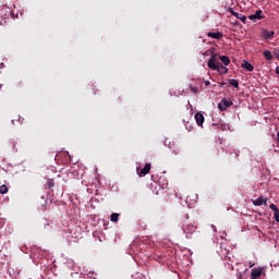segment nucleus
Listing matches in <instances>:
<instances>
[{
    "label": "nucleus",
    "mask_w": 279,
    "mask_h": 279,
    "mask_svg": "<svg viewBox=\"0 0 279 279\" xmlns=\"http://www.w3.org/2000/svg\"><path fill=\"white\" fill-rule=\"evenodd\" d=\"M217 53L213 54L208 62H207V66L208 69H210L211 71H218L220 75H227L228 73V68L223 66V64H221V62H219V60H217Z\"/></svg>",
    "instance_id": "1"
},
{
    "label": "nucleus",
    "mask_w": 279,
    "mask_h": 279,
    "mask_svg": "<svg viewBox=\"0 0 279 279\" xmlns=\"http://www.w3.org/2000/svg\"><path fill=\"white\" fill-rule=\"evenodd\" d=\"M197 226H195V222L189 218V215H186L185 220L183 221V232L185 234H193L196 232Z\"/></svg>",
    "instance_id": "2"
},
{
    "label": "nucleus",
    "mask_w": 279,
    "mask_h": 279,
    "mask_svg": "<svg viewBox=\"0 0 279 279\" xmlns=\"http://www.w3.org/2000/svg\"><path fill=\"white\" fill-rule=\"evenodd\" d=\"M232 100L223 98L219 104L218 108L221 110V112L226 111L227 108L232 107Z\"/></svg>",
    "instance_id": "3"
},
{
    "label": "nucleus",
    "mask_w": 279,
    "mask_h": 279,
    "mask_svg": "<svg viewBox=\"0 0 279 279\" xmlns=\"http://www.w3.org/2000/svg\"><path fill=\"white\" fill-rule=\"evenodd\" d=\"M248 19L250 21H260L265 19V16L263 15V10H257L255 14L250 15Z\"/></svg>",
    "instance_id": "4"
},
{
    "label": "nucleus",
    "mask_w": 279,
    "mask_h": 279,
    "mask_svg": "<svg viewBox=\"0 0 279 279\" xmlns=\"http://www.w3.org/2000/svg\"><path fill=\"white\" fill-rule=\"evenodd\" d=\"M267 197L259 196L257 199L253 201V206H267Z\"/></svg>",
    "instance_id": "5"
},
{
    "label": "nucleus",
    "mask_w": 279,
    "mask_h": 279,
    "mask_svg": "<svg viewBox=\"0 0 279 279\" xmlns=\"http://www.w3.org/2000/svg\"><path fill=\"white\" fill-rule=\"evenodd\" d=\"M274 36H276V32H274V31L264 29L262 32V38H265V40H271V38H274Z\"/></svg>",
    "instance_id": "6"
},
{
    "label": "nucleus",
    "mask_w": 279,
    "mask_h": 279,
    "mask_svg": "<svg viewBox=\"0 0 279 279\" xmlns=\"http://www.w3.org/2000/svg\"><path fill=\"white\" fill-rule=\"evenodd\" d=\"M251 279H257L263 276V268H253L251 271Z\"/></svg>",
    "instance_id": "7"
},
{
    "label": "nucleus",
    "mask_w": 279,
    "mask_h": 279,
    "mask_svg": "<svg viewBox=\"0 0 279 279\" xmlns=\"http://www.w3.org/2000/svg\"><path fill=\"white\" fill-rule=\"evenodd\" d=\"M151 171V163H146L145 167L138 172L140 178L147 175Z\"/></svg>",
    "instance_id": "8"
},
{
    "label": "nucleus",
    "mask_w": 279,
    "mask_h": 279,
    "mask_svg": "<svg viewBox=\"0 0 279 279\" xmlns=\"http://www.w3.org/2000/svg\"><path fill=\"white\" fill-rule=\"evenodd\" d=\"M207 36H208V38H214L215 40H221V37L223 36V33H221V32H216V33L208 32Z\"/></svg>",
    "instance_id": "9"
},
{
    "label": "nucleus",
    "mask_w": 279,
    "mask_h": 279,
    "mask_svg": "<svg viewBox=\"0 0 279 279\" xmlns=\"http://www.w3.org/2000/svg\"><path fill=\"white\" fill-rule=\"evenodd\" d=\"M231 14L235 16L239 21H242V23H245L247 21V17L243 15V13L235 12L234 10H231Z\"/></svg>",
    "instance_id": "10"
},
{
    "label": "nucleus",
    "mask_w": 279,
    "mask_h": 279,
    "mask_svg": "<svg viewBox=\"0 0 279 279\" xmlns=\"http://www.w3.org/2000/svg\"><path fill=\"white\" fill-rule=\"evenodd\" d=\"M197 125H204V114L197 112L194 117Z\"/></svg>",
    "instance_id": "11"
},
{
    "label": "nucleus",
    "mask_w": 279,
    "mask_h": 279,
    "mask_svg": "<svg viewBox=\"0 0 279 279\" xmlns=\"http://www.w3.org/2000/svg\"><path fill=\"white\" fill-rule=\"evenodd\" d=\"M242 69H245V71H254V65H252V63H250V61H243L241 64Z\"/></svg>",
    "instance_id": "12"
},
{
    "label": "nucleus",
    "mask_w": 279,
    "mask_h": 279,
    "mask_svg": "<svg viewBox=\"0 0 279 279\" xmlns=\"http://www.w3.org/2000/svg\"><path fill=\"white\" fill-rule=\"evenodd\" d=\"M219 60L225 64V66L230 65V57L229 56H219Z\"/></svg>",
    "instance_id": "13"
},
{
    "label": "nucleus",
    "mask_w": 279,
    "mask_h": 279,
    "mask_svg": "<svg viewBox=\"0 0 279 279\" xmlns=\"http://www.w3.org/2000/svg\"><path fill=\"white\" fill-rule=\"evenodd\" d=\"M263 56H264V58L266 59V60H274V56L271 54V51H269V50H265L264 52H263Z\"/></svg>",
    "instance_id": "14"
},
{
    "label": "nucleus",
    "mask_w": 279,
    "mask_h": 279,
    "mask_svg": "<svg viewBox=\"0 0 279 279\" xmlns=\"http://www.w3.org/2000/svg\"><path fill=\"white\" fill-rule=\"evenodd\" d=\"M14 88H21L23 86V81L21 78H17L13 83Z\"/></svg>",
    "instance_id": "15"
},
{
    "label": "nucleus",
    "mask_w": 279,
    "mask_h": 279,
    "mask_svg": "<svg viewBox=\"0 0 279 279\" xmlns=\"http://www.w3.org/2000/svg\"><path fill=\"white\" fill-rule=\"evenodd\" d=\"M110 221H112L113 223H117V221H119V214L117 213L111 214Z\"/></svg>",
    "instance_id": "16"
},
{
    "label": "nucleus",
    "mask_w": 279,
    "mask_h": 279,
    "mask_svg": "<svg viewBox=\"0 0 279 279\" xmlns=\"http://www.w3.org/2000/svg\"><path fill=\"white\" fill-rule=\"evenodd\" d=\"M229 84L231 86H233L234 88H239V81L234 80V78H230L229 80Z\"/></svg>",
    "instance_id": "17"
},
{
    "label": "nucleus",
    "mask_w": 279,
    "mask_h": 279,
    "mask_svg": "<svg viewBox=\"0 0 279 279\" xmlns=\"http://www.w3.org/2000/svg\"><path fill=\"white\" fill-rule=\"evenodd\" d=\"M203 56H215V48H210L206 50Z\"/></svg>",
    "instance_id": "18"
},
{
    "label": "nucleus",
    "mask_w": 279,
    "mask_h": 279,
    "mask_svg": "<svg viewBox=\"0 0 279 279\" xmlns=\"http://www.w3.org/2000/svg\"><path fill=\"white\" fill-rule=\"evenodd\" d=\"M5 193H8V185L4 184L0 186V194L5 195Z\"/></svg>",
    "instance_id": "19"
},
{
    "label": "nucleus",
    "mask_w": 279,
    "mask_h": 279,
    "mask_svg": "<svg viewBox=\"0 0 279 279\" xmlns=\"http://www.w3.org/2000/svg\"><path fill=\"white\" fill-rule=\"evenodd\" d=\"M47 186H48V189H53L56 186V183L53 182V179H49L47 181Z\"/></svg>",
    "instance_id": "20"
},
{
    "label": "nucleus",
    "mask_w": 279,
    "mask_h": 279,
    "mask_svg": "<svg viewBox=\"0 0 279 279\" xmlns=\"http://www.w3.org/2000/svg\"><path fill=\"white\" fill-rule=\"evenodd\" d=\"M269 208H270V210H272L275 213H277L279 210L278 207L276 206V204H270Z\"/></svg>",
    "instance_id": "21"
},
{
    "label": "nucleus",
    "mask_w": 279,
    "mask_h": 279,
    "mask_svg": "<svg viewBox=\"0 0 279 279\" xmlns=\"http://www.w3.org/2000/svg\"><path fill=\"white\" fill-rule=\"evenodd\" d=\"M190 90L195 94L198 93V88L194 87L193 85L190 86Z\"/></svg>",
    "instance_id": "22"
},
{
    "label": "nucleus",
    "mask_w": 279,
    "mask_h": 279,
    "mask_svg": "<svg viewBox=\"0 0 279 279\" xmlns=\"http://www.w3.org/2000/svg\"><path fill=\"white\" fill-rule=\"evenodd\" d=\"M275 221H277V223H279V209L277 211H275Z\"/></svg>",
    "instance_id": "23"
},
{
    "label": "nucleus",
    "mask_w": 279,
    "mask_h": 279,
    "mask_svg": "<svg viewBox=\"0 0 279 279\" xmlns=\"http://www.w3.org/2000/svg\"><path fill=\"white\" fill-rule=\"evenodd\" d=\"M205 86H210V81H205Z\"/></svg>",
    "instance_id": "24"
},
{
    "label": "nucleus",
    "mask_w": 279,
    "mask_h": 279,
    "mask_svg": "<svg viewBox=\"0 0 279 279\" xmlns=\"http://www.w3.org/2000/svg\"><path fill=\"white\" fill-rule=\"evenodd\" d=\"M226 84H227L226 82H222L220 83V86H226Z\"/></svg>",
    "instance_id": "25"
},
{
    "label": "nucleus",
    "mask_w": 279,
    "mask_h": 279,
    "mask_svg": "<svg viewBox=\"0 0 279 279\" xmlns=\"http://www.w3.org/2000/svg\"><path fill=\"white\" fill-rule=\"evenodd\" d=\"M235 158H239V153H235Z\"/></svg>",
    "instance_id": "26"
},
{
    "label": "nucleus",
    "mask_w": 279,
    "mask_h": 279,
    "mask_svg": "<svg viewBox=\"0 0 279 279\" xmlns=\"http://www.w3.org/2000/svg\"><path fill=\"white\" fill-rule=\"evenodd\" d=\"M175 156H178V151L174 150Z\"/></svg>",
    "instance_id": "27"
}]
</instances>
